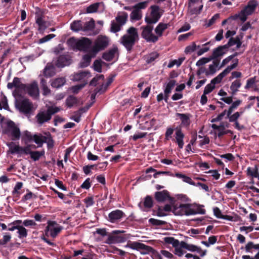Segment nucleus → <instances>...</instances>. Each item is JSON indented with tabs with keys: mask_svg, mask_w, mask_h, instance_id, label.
Segmentation results:
<instances>
[{
	"mask_svg": "<svg viewBox=\"0 0 259 259\" xmlns=\"http://www.w3.org/2000/svg\"><path fill=\"white\" fill-rule=\"evenodd\" d=\"M46 136H43L41 135H33V140L34 142L38 145V147H41L44 143Z\"/></svg>",
	"mask_w": 259,
	"mask_h": 259,
	"instance_id": "nucleus-44",
	"label": "nucleus"
},
{
	"mask_svg": "<svg viewBox=\"0 0 259 259\" xmlns=\"http://www.w3.org/2000/svg\"><path fill=\"white\" fill-rule=\"evenodd\" d=\"M245 249L246 252L252 253L253 251L259 250V243L254 244L251 241L248 242L245 246Z\"/></svg>",
	"mask_w": 259,
	"mask_h": 259,
	"instance_id": "nucleus-33",
	"label": "nucleus"
},
{
	"mask_svg": "<svg viewBox=\"0 0 259 259\" xmlns=\"http://www.w3.org/2000/svg\"><path fill=\"white\" fill-rule=\"evenodd\" d=\"M138 38L137 29L131 27L127 30L126 34L121 37V42L128 51H131Z\"/></svg>",
	"mask_w": 259,
	"mask_h": 259,
	"instance_id": "nucleus-2",
	"label": "nucleus"
},
{
	"mask_svg": "<svg viewBox=\"0 0 259 259\" xmlns=\"http://www.w3.org/2000/svg\"><path fill=\"white\" fill-rule=\"evenodd\" d=\"M184 134L183 133L181 129L177 128L175 132V138L176 143L178 144L180 149H182L184 142Z\"/></svg>",
	"mask_w": 259,
	"mask_h": 259,
	"instance_id": "nucleus-25",
	"label": "nucleus"
},
{
	"mask_svg": "<svg viewBox=\"0 0 259 259\" xmlns=\"http://www.w3.org/2000/svg\"><path fill=\"white\" fill-rule=\"evenodd\" d=\"M243 113L244 110H240L239 111H237L233 114L232 113L228 115V110H225L222 113L219 114L218 116L220 120H221L223 119V117L226 115V118H228L230 122L234 123L235 128L239 131H241L244 128V126L239 124L238 119L243 114Z\"/></svg>",
	"mask_w": 259,
	"mask_h": 259,
	"instance_id": "nucleus-5",
	"label": "nucleus"
},
{
	"mask_svg": "<svg viewBox=\"0 0 259 259\" xmlns=\"http://www.w3.org/2000/svg\"><path fill=\"white\" fill-rule=\"evenodd\" d=\"M23 186V183L21 182H17L12 192V195L17 197H19L21 194V192L20 191L21 189Z\"/></svg>",
	"mask_w": 259,
	"mask_h": 259,
	"instance_id": "nucleus-43",
	"label": "nucleus"
},
{
	"mask_svg": "<svg viewBox=\"0 0 259 259\" xmlns=\"http://www.w3.org/2000/svg\"><path fill=\"white\" fill-rule=\"evenodd\" d=\"M211 59H212V58H206V57L202 58L200 59L196 62V65L198 67L204 65L206 63L209 62V61H211Z\"/></svg>",
	"mask_w": 259,
	"mask_h": 259,
	"instance_id": "nucleus-61",
	"label": "nucleus"
},
{
	"mask_svg": "<svg viewBox=\"0 0 259 259\" xmlns=\"http://www.w3.org/2000/svg\"><path fill=\"white\" fill-rule=\"evenodd\" d=\"M69 64L70 60L68 59L66 56H60L58 57L55 65L58 67L62 68L69 65Z\"/></svg>",
	"mask_w": 259,
	"mask_h": 259,
	"instance_id": "nucleus-27",
	"label": "nucleus"
},
{
	"mask_svg": "<svg viewBox=\"0 0 259 259\" xmlns=\"http://www.w3.org/2000/svg\"><path fill=\"white\" fill-rule=\"evenodd\" d=\"M77 99L73 96H69L66 99V105L69 107L71 108L73 106L76 105L78 103Z\"/></svg>",
	"mask_w": 259,
	"mask_h": 259,
	"instance_id": "nucleus-41",
	"label": "nucleus"
},
{
	"mask_svg": "<svg viewBox=\"0 0 259 259\" xmlns=\"http://www.w3.org/2000/svg\"><path fill=\"white\" fill-rule=\"evenodd\" d=\"M172 212L177 215H190L195 214L191 205L177 203L172 206Z\"/></svg>",
	"mask_w": 259,
	"mask_h": 259,
	"instance_id": "nucleus-8",
	"label": "nucleus"
},
{
	"mask_svg": "<svg viewBox=\"0 0 259 259\" xmlns=\"http://www.w3.org/2000/svg\"><path fill=\"white\" fill-rule=\"evenodd\" d=\"M128 15L125 12H123L120 15H118L116 17V22L122 26L126 22Z\"/></svg>",
	"mask_w": 259,
	"mask_h": 259,
	"instance_id": "nucleus-40",
	"label": "nucleus"
},
{
	"mask_svg": "<svg viewBox=\"0 0 259 259\" xmlns=\"http://www.w3.org/2000/svg\"><path fill=\"white\" fill-rule=\"evenodd\" d=\"M35 22L38 26V30L40 32H43L49 26L48 23L45 20L44 16L40 13L36 14Z\"/></svg>",
	"mask_w": 259,
	"mask_h": 259,
	"instance_id": "nucleus-18",
	"label": "nucleus"
},
{
	"mask_svg": "<svg viewBox=\"0 0 259 259\" xmlns=\"http://www.w3.org/2000/svg\"><path fill=\"white\" fill-rule=\"evenodd\" d=\"M103 75H98L92 79L91 81L90 84L93 86H96L98 84L103 83L102 81L104 80Z\"/></svg>",
	"mask_w": 259,
	"mask_h": 259,
	"instance_id": "nucleus-45",
	"label": "nucleus"
},
{
	"mask_svg": "<svg viewBox=\"0 0 259 259\" xmlns=\"http://www.w3.org/2000/svg\"><path fill=\"white\" fill-rule=\"evenodd\" d=\"M176 83V81L175 80H170L166 84L165 89H164V93L166 94H170L171 92L172 89L174 87Z\"/></svg>",
	"mask_w": 259,
	"mask_h": 259,
	"instance_id": "nucleus-55",
	"label": "nucleus"
},
{
	"mask_svg": "<svg viewBox=\"0 0 259 259\" xmlns=\"http://www.w3.org/2000/svg\"><path fill=\"white\" fill-rule=\"evenodd\" d=\"M82 31H86L92 30L95 27V21L93 19L89 21L82 22Z\"/></svg>",
	"mask_w": 259,
	"mask_h": 259,
	"instance_id": "nucleus-39",
	"label": "nucleus"
},
{
	"mask_svg": "<svg viewBox=\"0 0 259 259\" xmlns=\"http://www.w3.org/2000/svg\"><path fill=\"white\" fill-rule=\"evenodd\" d=\"M168 24L160 23L155 29V32L156 34V36H158V38L161 36L163 31L168 28Z\"/></svg>",
	"mask_w": 259,
	"mask_h": 259,
	"instance_id": "nucleus-32",
	"label": "nucleus"
},
{
	"mask_svg": "<svg viewBox=\"0 0 259 259\" xmlns=\"http://www.w3.org/2000/svg\"><path fill=\"white\" fill-rule=\"evenodd\" d=\"M22 140L25 142H28L33 140V136H32L30 132L25 131L21 134Z\"/></svg>",
	"mask_w": 259,
	"mask_h": 259,
	"instance_id": "nucleus-48",
	"label": "nucleus"
},
{
	"mask_svg": "<svg viewBox=\"0 0 259 259\" xmlns=\"http://www.w3.org/2000/svg\"><path fill=\"white\" fill-rule=\"evenodd\" d=\"M91 76L89 71H82L77 73L74 75V80L78 81L85 78H88Z\"/></svg>",
	"mask_w": 259,
	"mask_h": 259,
	"instance_id": "nucleus-37",
	"label": "nucleus"
},
{
	"mask_svg": "<svg viewBox=\"0 0 259 259\" xmlns=\"http://www.w3.org/2000/svg\"><path fill=\"white\" fill-rule=\"evenodd\" d=\"M42 73L46 77H52L56 73V68L52 63H48L44 69Z\"/></svg>",
	"mask_w": 259,
	"mask_h": 259,
	"instance_id": "nucleus-22",
	"label": "nucleus"
},
{
	"mask_svg": "<svg viewBox=\"0 0 259 259\" xmlns=\"http://www.w3.org/2000/svg\"><path fill=\"white\" fill-rule=\"evenodd\" d=\"M125 231L123 230H114L111 234L108 235V238L105 241V243L108 244H114L116 243L123 242L125 241V238L122 236H118L116 235L120 233H123Z\"/></svg>",
	"mask_w": 259,
	"mask_h": 259,
	"instance_id": "nucleus-16",
	"label": "nucleus"
},
{
	"mask_svg": "<svg viewBox=\"0 0 259 259\" xmlns=\"http://www.w3.org/2000/svg\"><path fill=\"white\" fill-rule=\"evenodd\" d=\"M150 9L151 13L150 15L145 17V21L148 24L156 23L161 17L159 7L158 6H152L150 7Z\"/></svg>",
	"mask_w": 259,
	"mask_h": 259,
	"instance_id": "nucleus-14",
	"label": "nucleus"
},
{
	"mask_svg": "<svg viewBox=\"0 0 259 259\" xmlns=\"http://www.w3.org/2000/svg\"><path fill=\"white\" fill-rule=\"evenodd\" d=\"M63 227L57 224L54 221H49L48 226L45 230V235L47 236H51L55 238L62 230Z\"/></svg>",
	"mask_w": 259,
	"mask_h": 259,
	"instance_id": "nucleus-12",
	"label": "nucleus"
},
{
	"mask_svg": "<svg viewBox=\"0 0 259 259\" xmlns=\"http://www.w3.org/2000/svg\"><path fill=\"white\" fill-rule=\"evenodd\" d=\"M181 246L184 248L187 249L189 251H197L198 252H200L201 249L200 247H197L193 244H189L184 241H181Z\"/></svg>",
	"mask_w": 259,
	"mask_h": 259,
	"instance_id": "nucleus-36",
	"label": "nucleus"
},
{
	"mask_svg": "<svg viewBox=\"0 0 259 259\" xmlns=\"http://www.w3.org/2000/svg\"><path fill=\"white\" fill-rule=\"evenodd\" d=\"M155 199L158 202H163L169 199V195L168 192L166 190L160 192H157L155 194Z\"/></svg>",
	"mask_w": 259,
	"mask_h": 259,
	"instance_id": "nucleus-28",
	"label": "nucleus"
},
{
	"mask_svg": "<svg viewBox=\"0 0 259 259\" xmlns=\"http://www.w3.org/2000/svg\"><path fill=\"white\" fill-rule=\"evenodd\" d=\"M210 41H208L202 45V47L201 48H199V50L198 51L197 54L198 56H201L204 54L205 53L207 52L209 50V47L207 46L210 44Z\"/></svg>",
	"mask_w": 259,
	"mask_h": 259,
	"instance_id": "nucleus-54",
	"label": "nucleus"
},
{
	"mask_svg": "<svg viewBox=\"0 0 259 259\" xmlns=\"http://www.w3.org/2000/svg\"><path fill=\"white\" fill-rule=\"evenodd\" d=\"M176 116L181 120V126L182 127H189L191 124V117H192L190 113H177Z\"/></svg>",
	"mask_w": 259,
	"mask_h": 259,
	"instance_id": "nucleus-19",
	"label": "nucleus"
},
{
	"mask_svg": "<svg viewBox=\"0 0 259 259\" xmlns=\"http://www.w3.org/2000/svg\"><path fill=\"white\" fill-rule=\"evenodd\" d=\"M256 77L254 76L253 77L250 78L246 81V85L244 87L245 90H249L250 89H253L256 87Z\"/></svg>",
	"mask_w": 259,
	"mask_h": 259,
	"instance_id": "nucleus-42",
	"label": "nucleus"
},
{
	"mask_svg": "<svg viewBox=\"0 0 259 259\" xmlns=\"http://www.w3.org/2000/svg\"><path fill=\"white\" fill-rule=\"evenodd\" d=\"M118 56V51L117 47L112 48L105 52L103 55V58L107 61H110Z\"/></svg>",
	"mask_w": 259,
	"mask_h": 259,
	"instance_id": "nucleus-21",
	"label": "nucleus"
},
{
	"mask_svg": "<svg viewBox=\"0 0 259 259\" xmlns=\"http://www.w3.org/2000/svg\"><path fill=\"white\" fill-rule=\"evenodd\" d=\"M5 133L11 137L13 140H18L21 137V132L19 127L12 121L7 122V127L5 130Z\"/></svg>",
	"mask_w": 259,
	"mask_h": 259,
	"instance_id": "nucleus-10",
	"label": "nucleus"
},
{
	"mask_svg": "<svg viewBox=\"0 0 259 259\" xmlns=\"http://www.w3.org/2000/svg\"><path fill=\"white\" fill-rule=\"evenodd\" d=\"M144 205L145 207L150 208L153 206V200L151 197L147 196L144 201Z\"/></svg>",
	"mask_w": 259,
	"mask_h": 259,
	"instance_id": "nucleus-60",
	"label": "nucleus"
},
{
	"mask_svg": "<svg viewBox=\"0 0 259 259\" xmlns=\"http://www.w3.org/2000/svg\"><path fill=\"white\" fill-rule=\"evenodd\" d=\"M242 42L240 40V39L239 37H236L235 38L231 37L228 43L226 44L227 47L228 48L230 47L233 46L235 45H236V47L237 49H239L241 47Z\"/></svg>",
	"mask_w": 259,
	"mask_h": 259,
	"instance_id": "nucleus-34",
	"label": "nucleus"
},
{
	"mask_svg": "<svg viewBox=\"0 0 259 259\" xmlns=\"http://www.w3.org/2000/svg\"><path fill=\"white\" fill-rule=\"evenodd\" d=\"M100 3H96L91 5L87 7L86 12L87 13H93L97 12Z\"/></svg>",
	"mask_w": 259,
	"mask_h": 259,
	"instance_id": "nucleus-50",
	"label": "nucleus"
},
{
	"mask_svg": "<svg viewBox=\"0 0 259 259\" xmlns=\"http://www.w3.org/2000/svg\"><path fill=\"white\" fill-rule=\"evenodd\" d=\"M158 56L159 54L157 52H154L145 56V59L147 63H150L155 61Z\"/></svg>",
	"mask_w": 259,
	"mask_h": 259,
	"instance_id": "nucleus-46",
	"label": "nucleus"
},
{
	"mask_svg": "<svg viewBox=\"0 0 259 259\" xmlns=\"http://www.w3.org/2000/svg\"><path fill=\"white\" fill-rule=\"evenodd\" d=\"M200 46H197L195 42H192L185 48V53L186 54H190L194 52L197 49L200 48Z\"/></svg>",
	"mask_w": 259,
	"mask_h": 259,
	"instance_id": "nucleus-53",
	"label": "nucleus"
},
{
	"mask_svg": "<svg viewBox=\"0 0 259 259\" xmlns=\"http://www.w3.org/2000/svg\"><path fill=\"white\" fill-rule=\"evenodd\" d=\"M164 242L169 244H171L174 247H175V253L179 256H181L183 255L184 252L183 251V247L181 246V242H180L178 240L175 239L171 237H166L164 238Z\"/></svg>",
	"mask_w": 259,
	"mask_h": 259,
	"instance_id": "nucleus-15",
	"label": "nucleus"
},
{
	"mask_svg": "<svg viewBox=\"0 0 259 259\" xmlns=\"http://www.w3.org/2000/svg\"><path fill=\"white\" fill-rule=\"evenodd\" d=\"M66 79L65 77H58L52 80L51 85L53 88H59L64 85Z\"/></svg>",
	"mask_w": 259,
	"mask_h": 259,
	"instance_id": "nucleus-31",
	"label": "nucleus"
},
{
	"mask_svg": "<svg viewBox=\"0 0 259 259\" xmlns=\"http://www.w3.org/2000/svg\"><path fill=\"white\" fill-rule=\"evenodd\" d=\"M12 238V236L9 233H5L3 234L2 239H0V242L2 246L6 245L9 242Z\"/></svg>",
	"mask_w": 259,
	"mask_h": 259,
	"instance_id": "nucleus-49",
	"label": "nucleus"
},
{
	"mask_svg": "<svg viewBox=\"0 0 259 259\" xmlns=\"http://www.w3.org/2000/svg\"><path fill=\"white\" fill-rule=\"evenodd\" d=\"M68 43L73 45L78 50L85 52H92V41L88 38L83 37L79 40L71 38L68 40Z\"/></svg>",
	"mask_w": 259,
	"mask_h": 259,
	"instance_id": "nucleus-6",
	"label": "nucleus"
},
{
	"mask_svg": "<svg viewBox=\"0 0 259 259\" xmlns=\"http://www.w3.org/2000/svg\"><path fill=\"white\" fill-rule=\"evenodd\" d=\"M219 64V60L213 61L212 63L209 66L208 70L206 72V75H213L217 70H219L220 68L218 67Z\"/></svg>",
	"mask_w": 259,
	"mask_h": 259,
	"instance_id": "nucleus-29",
	"label": "nucleus"
},
{
	"mask_svg": "<svg viewBox=\"0 0 259 259\" xmlns=\"http://www.w3.org/2000/svg\"><path fill=\"white\" fill-rule=\"evenodd\" d=\"M32 151L30 145H27L24 147H21L20 154H25L30 155Z\"/></svg>",
	"mask_w": 259,
	"mask_h": 259,
	"instance_id": "nucleus-64",
	"label": "nucleus"
},
{
	"mask_svg": "<svg viewBox=\"0 0 259 259\" xmlns=\"http://www.w3.org/2000/svg\"><path fill=\"white\" fill-rule=\"evenodd\" d=\"M241 103L242 101L240 100H237L234 102H232L231 105L228 109V115L232 114L233 112L238 108V107L241 104Z\"/></svg>",
	"mask_w": 259,
	"mask_h": 259,
	"instance_id": "nucleus-52",
	"label": "nucleus"
},
{
	"mask_svg": "<svg viewBox=\"0 0 259 259\" xmlns=\"http://www.w3.org/2000/svg\"><path fill=\"white\" fill-rule=\"evenodd\" d=\"M122 26L114 21H112L111 24V31L114 33L117 32L120 30Z\"/></svg>",
	"mask_w": 259,
	"mask_h": 259,
	"instance_id": "nucleus-58",
	"label": "nucleus"
},
{
	"mask_svg": "<svg viewBox=\"0 0 259 259\" xmlns=\"http://www.w3.org/2000/svg\"><path fill=\"white\" fill-rule=\"evenodd\" d=\"M7 146L9 147L8 153L11 154H20L21 147L16 145L14 142H11L7 143Z\"/></svg>",
	"mask_w": 259,
	"mask_h": 259,
	"instance_id": "nucleus-26",
	"label": "nucleus"
},
{
	"mask_svg": "<svg viewBox=\"0 0 259 259\" xmlns=\"http://www.w3.org/2000/svg\"><path fill=\"white\" fill-rule=\"evenodd\" d=\"M257 5L258 4L255 0L249 1L247 5L238 14H236L233 17V19L234 20L239 19L241 22H245L247 16L251 15L254 12Z\"/></svg>",
	"mask_w": 259,
	"mask_h": 259,
	"instance_id": "nucleus-7",
	"label": "nucleus"
},
{
	"mask_svg": "<svg viewBox=\"0 0 259 259\" xmlns=\"http://www.w3.org/2000/svg\"><path fill=\"white\" fill-rule=\"evenodd\" d=\"M47 143L48 148H52L54 146V141L52 139L51 135L46 137L44 143Z\"/></svg>",
	"mask_w": 259,
	"mask_h": 259,
	"instance_id": "nucleus-63",
	"label": "nucleus"
},
{
	"mask_svg": "<svg viewBox=\"0 0 259 259\" xmlns=\"http://www.w3.org/2000/svg\"><path fill=\"white\" fill-rule=\"evenodd\" d=\"M142 30L141 36L147 42L155 43L158 41V36L152 32L153 27L147 25L141 27Z\"/></svg>",
	"mask_w": 259,
	"mask_h": 259,
	"instance_id": "nucleus-13",
	"label": "nucleus"
},
{
	"mask_svg": "<svg viewBox=\"0 0 259 259\" xmlns=\"http://www.w3.org/2000/svg\"><path fill=\"white\" fill-rule=\"evenodd\" d=\"M241 86V80L239 79H236L233 81L230 85V90L231 91V94L233 95L236 94L238 91L239 88Z\"/></svg>",
	"mask_w": 259,
	"mask_h": 259,
	"instance_id": "nucleus-35",
	"label": "nucleus"
},
{
	"mask_svg": "<svg viewBox=\"0 0 259 259\" xmlns=\"http://www.w3.org/2000/svg\"><path fill=\"white\" fill-rule=\"evenodd\" d=\"M88 54L84 55L82 58V62L81 63V67H85L90 64L91 59L94 57L96 54L93 55V52H88Z\"/></svg>",
	"mask_w": 259,
	"mask_h": 259,
	"instance_id": "nucleus-30",
	"label": "nucleus"
},
{
	"mask_svg": "<svg viewBox=\"0 0 259 259\" xmlns=\"http://www.w3.org/2000/svg\"><path fill=\"white\" fill-rule=\"evenodd\" d=\"M40 84L42 90V94L45 96H47L50 94L51 90L48 87L47 84V81L44 79L42 78L40 80Z\"/></svg>",
	"mask_w": 259,
	"mask_h": 259,
	"instance_id": "nucleus-47",
	"label": "nucleus"
},
{
	"mask_svg": "<svg viewBox=\"0 0 259 259\" xmlns=\"http://www.w3.org/2000/svg\"><path fill=\"white\" fill-rule=\"evenodd\" d=\"M227 49L226 45L218 47L213 51L211 58L215 59L223 56L226 53Z\"/></svg>",
	"mask_w": 259,
	"mask_h": 259,
	"instance_id": "nucleus-23",
	"label": "nucleus"
},
{
	"mask_svg": "<svg viewBox=\"0 0 259 259\" xmlns=\"http://www.w3.org/2000/svg\"><path fill=\"white\" fill-rule=\"evenodd\" d=\"M149 1L141 2L135 5L133 7V11L130 14V18L132 21H136L140 20L142 17L141 10L145 9L148 6Z\"/></svg>",
	"mask_w": 259,
	"mask_h": 259,
	"instance_id": "nucleus-9",
	"label": "nucleus"
},
{
	"mask_svg": "<svg viewBox=\"0 0 259 259\" xmlns=\"http://www.w3.org/2000/svg\"><path fill=\"white\" fill-rule=\"evenodd\" d=\"M112 81V78H109L108 81L106 83H102L101 88L99 89H97V90L96 91V93H99L100 94H102L104 93L107 90L108 87L111 83Z\"/></svg>",
	"mask_w": 259,
	"mask_h": 259,
	"instance_id": "nucleus-56",
	"label": "nucleus"
},
{
	"mask_svg": "<svg viewBox=\"0 0 259 259\" xmlns=\"http://www.w3.org/2000/svg\"><path fill=\"white\" fill-rule=\"evenodd\" d=\"M82 22L80 20L73 21L70 25L71 29L75 32L82 31Z\"/></svg>",
	"mask_w": 259,
	"mask_h": 259,
	"instance_id": "nucleus-38",
	"label": "nucleus"
},
{
	"mask_svg": "<svg viewBox=\"0 0 259 259\" xmlns=\"http://www.w3.org/2000/svg\"><path fill=\"white\" fill-rule=\"evenodd\" d=\"M45 154V151L44 150L41 151H32L30 154L31 158L34 161L38 160L40 157Z\"/></svg>",
	"mask_w": 259,
	"mask_h": 259,
	"instance_id": "nucleus-51",
	"label": "nucleus"
},
{
	"mask_svg": "<svg viewBox=\"0 0 259 259\" xmlns=\"http://www.w3.org/2000/svg\"><path fill=\"white\" fill-rule=\"evenodd\" d=\"M149 222L153 226H161L164 225L165 222L163 221L151 218L149 220Z\"/></svg>",
	"mask_w": 259,
	"mask_h": 259,
	"instance_id": "nucleus-62",
	"label": "nucleus"
},
{
	"mask_svg": "<svg viewBox=\"0 0 259 259\" xmlns=\"http://www.w3.org/2000/svg\"><path fill=\"white\" fill-rule=\"evenodd\" d=\"M230 125V124L228 122H221L219 125H218L215 124H212L211 125V127L213 129H219V128H222L225 130V128L229 127Z\"/></svg>",
	"mask_w": 259,
	"mask_h": 259,
	"instance_id": "nucleus-59",
	"label": "nucleus"
},
{
	"mask_svg": "<svg viewBox=\"0 0 259 259\" xmlns=\"http://www.w3.org/2000/svg\"><path fill=\"white\" fill-rule=\"evenodd\" d=\"M108 44V41L107 37L104 36L99 37L95 42V45L92 47V52L94 54H96L98 52L104 49Z\"/></svg>",
	"mask_w": 259,
	"mask_h": 259,
	"instance_id": "nucleus-17",
	"label": "nucleus"
},
{
	"mask_svg": "<svg viewBox=\"0 0 259 259\" xmlns=\"http://www.w3.org/2000/svg\"><path fill=\"white\" fill-rule=\"evenodd\" d=\"M18 234L19 238H26L27 236V230L22 226H19L18 229Z\"/></svg>",
	"mask_w": 259,
	"mask_h": 259,
	"instance_id": "nucleus-57",
	"label": "nucleus"
},
{
	"mask_svg": "<svg viewBox=\"0 0 259 259\" xmlns=\"http://www.w3.org/2000/svg\"><path fill=\"white\" fill-rule=\"evenodd\" d=\"M199 0H189L188 8L189 11L191 14H197L199 13L203 8V5L200 4L198 9L194 7L195 4L198 3Z\"/></svg>",
	"mask_w": 259,
	"mask_h": 259,
	"instance_id": "nucleus-24",
	"label": "nucleus"
},
{
	"mask_svg": "<svg viewBox=\"0 0 259 259\" xmlns=\"http://www.w3.org/2000/svg\"><path fill=\"white\" fill-rule=\"evenodd\" d=\"M60 109L58 107L50 106L47 110L39 111L35 116L37 122L41 125L49 121L51 119L52 115L58 112Z\"/></svg>",
	"mask_w": 259,
	"mask_h": 259,
	"instance_id": "nucleus-4",
	"label": "nucleus"
},
{
	"mask_svg": "<svg viewBox=\"0 0 259 259\" xmlns=\"http://www.w3.org/2000/svg\"><path fill=\"white\" fill-rule=\"evenodd\" d=\"M9 89L15 88L13 92V96H18L19 94L21 95L27 93L30 96L36 99L39 97V91L36 81H33L30 83L24 84L21 81L20 78L15 77L12 82H9L7 84Z\"/></svg>",
	"mask_w": 259,
	"mask_h": 259,
	"instance_id": "nucleus-1",
	"label": "nucleus"
},
{
	"mask_svg": "<svg viewBox=\"0 0 259 259\" xmlns=\"http://www.w3.org/2000/svg\"><path fill=\"white\" fill-rule=\"evenodd\" d=\"M22 95L14 96L15 98V104L19 110L25 114H30L33 110V106L31 102L26 98H22Z\"/></svg>",
	"mask_w": 259,
	"mask_h": 259,
	"instance_id": "nucleus-3",
	"label": "nucleus"
},
{
	"mask_svg": "<svg viewBox=\"0 0 259 259\" xmlns=\"http://www.w3.org/2000/svg\"><path fill=\"white\" fill-rule=\"evenodd\" d=\"M125 247L130 248L133 249L140 251L141 253L143 254H148L150 252H152L154 250L152 247L146 245L142 243L136 241L132 242L128 241L126 245H125Z\"/></svg>",
	"mask_w": 259,
	"mask_h": 259,
	"instance_id": "nucleus-11",
	"label": "nucleus"
},
{
	"mask_svg": "<svg viewBox=\"0 0 259 259\" xmlns=\"http://www.w3.org/2000/svg\"><path fill=\"white\" fill-rule=\"evenodd\" d=\"M125 216V213L121 210L116 209L112 211L108 214L109 221L112 223L119 221Z\"/></svg>",
	"mask_w": 259,
	"mask_h": 259,
	"instance_id": "nucleus-20",
	"label": "nucleus"
}]
</instances>
